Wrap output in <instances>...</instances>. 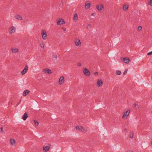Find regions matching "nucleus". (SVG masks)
Segmentation results:
<instances>
[{
	"instance_id": "f257e3e1",
	"label": "nucleus",
	"mask_w": 152,
	"mask_h": 152,
	"mask_svg": "<svg viewBox=\"0 0 152 152\" xmlns=\"http://www.w3.org/2000/svg\"><path fill=\"white\" fill-rule=\"evenodd\" d=\"M131 112V110L130 109H126L123 113L122 118L123 120H126L129 117L130 113Z\"/></svg>"
},
{
	"instance_id": "f03ea898",
	"label": "nucleus",
	"mask_w": 152,
	"mask_h": 152,
	"mask_svg": "<svg viewBox=\"0 0 152 152\" xmlns=\"http://www.w3.org/2000/svg\"><path fill=\"white\" fill-rule=\"evenodd\" d=\"M83 72L84 75L87 77H89L91 75V73L89 70L86 67L83 68Z\"/></svg>"
},
{
	"instance_id": "7ed1b4c3",
	"label": "nucleus",
	"mask_w": 152,
	"mask_h": 152,
	"mask_svg": "<svg viewBox=\"0 0 152 152\" xmlns=\"http://www.w3.org/2000/svg\"><path fill=\"white\" fill-rule=\"evenodd\" d=\"M65 83L64 77L63 76H60L58 80V83L59 85H62L64 84Z\"/></svg>"
},
{
	"instance_id": "20e7f679",
	"label": "nucleus",
	"mask_w": 152,
	"mask_h": 152,
	"mask_svg": "<svg viewBox=\"0 0 152 152\" xmlns=\"http://www.w3.org/2000/svg\"><path fill=\"white\" fill-rule=\"evenodd\" d=\"M75 130L77 131L81 132H85L86 130L85 128L81 125L77 126L75 127Z\"/></svg>"
},
{
	"instance_id": "39448f33",
	"label": "nucleus",
	"mask_w": 152,
	"mask_h": 152,
	"mask_svg": "<svg viewBox=\"0 0 152 152\" xmlns=\"http://www.w3.org/2000/svg\"><path fill=\"white\" fill-rule=\"evenodd\" d=\"M9 143L11 146L15 147L17 145V142L16 140L14 138H11L9 139Z\"/></svg>"
},
{
	"instance_id": "423d86ee",
	"label": "nucleus",
	"mask_w": 152,
	"mask_h": 152,
	"mask_svg": "<svg viewBox=\"0 0 152 152\" xmlns=\"http://www.w3.org/2000/svg\"><path fill=\"white\" fill-rule=\"evenodd\" d=\"M103 85V80L101 79H97L96 82V86L97 88L102 87Z\"/></svg>"
},
{
	"instance_id": "0eeeda50",
	"label": "nucleus",
	"mask_w": 152,
	"mask_h": 152,
	"mask_svg": "<svg viewBox=\"0 0 152 152\" xmlns=\"http://www.w3.org/2000/svg\"><path fill=\"white\" fill-rule=\"evenodd\" d=\"M121 59L123 63L126 64H129L131 61L130 59L128 57H123Z\"/></svg>"
},
{
	"instance_id": "6e6552de",
	"label": "nucleus",
	"mask_w": 152,
	"mask_h": 152,
	"mask_svg": "<svg viewBox=\"0 0 152 152\" xmlns=\"http://www.w3.org/2000/svg\"><path fill=\"white\" fill-rule=\"evenodd\" d=\"M43 72L49 74H52L53 73V71L48 68H45L42 69Z\"/></svg>"
},
{
	"instance_id": "1a4fd4ad",
	"label": "nucleus",
	"mask_w": 152,
	"mask_h": 152,
	"mask_svg": "<svg viewBox=\"0 0 152 152\" xmlns=\"http://www.w3.org/2000/svg\"><path fill=\"white\" fill-rule=\"evenodd\" d=\"M51 145L50 144H48L44 145L42 148L44 152H47L50 150Z\"/></svg>"
},
{
	"instance_id": "9d476101",
	"label": "nucleus",
	"mask_w": 152,
	"mask_h": 152,
	"mask_svg": "<svg viewBox=\"0 0 152 152\" xmlns=\"http://www.w3.org/2000/svg\"><path fill=\"white\" fill-rule=\"evenodd\" d=\"M65 23L64 20L63 19L59 18L58 20H57V25H59Z\"/></svg>"
},
{
	"instance_id": "9b49d317",
	"label": "nucleus",
	"mask_w": 152,
	"mask_h": 152,
	"mask_svg": "<svg viewBox=\"0 0 152 152\" xmlns=\"http://www.w3.org/2000/svg\"><path fill=\"white\" fill-rule=\"evenodd\" d=\"M28 67L27 66H26L24 68L23 70L21 72V74L22 75H24L28 71Z\"/></svg>"
},
{
	"instance_id": "f8f14e48",
	"label": "nucleus",
	"mask_w": 152,
	"mask_h": 152,
	"mask_svg": "<svg viewBox=\"0 0 152 152\" xmlns=\"http://www.w3.org/2000/svg\"><path fill=\"white\" fill-rule=\"evenodd\" d=\"M11 51L12 53H18L19 50L18 48L14 47L11 48Z\"/></svg>"
},
{
	"instance_id": "ddd939ff",
	"label": "nucleus",
	"mask_w": 152,
	"mask_h": 152,
	"mask_svg": "<svg viewBox=\"0 0 152 152\" xmlns=\"http://www.w3.org/2000/svg\"><path fill=\"white\" fill-rule=\"evenodd\" d=\"M96 7L98 11L99 12L101 11L102 9H104L103 5L102 4L97 5L96 6Z\"/></svg>"
},
{
	"instance_id": "4468645a",
	"label": "nucleus",
	"mask_w": 152,
	"mask_h": 152,
	"mask_svg": "<svg viewBox=\"0 0 152 152\" xmlns=\"http://www.w3.org/2000/svg\"><path fill=\"white\" fill-rule=\"evenodd\" d=\"M16 30V28L14 26H11L9 29L10 34H12L15 32Z\"/></svg>"
},
{
	"instance_id": "2eb2a0df",
	"label": "nucleus",
	"mask_w": 152,
	"mask_h": 152,
	"mask_svg": "<svg viewBox=\"0 0 152 152\" xmlns=\"http://www.w3.org/2000/svg\"><path fill=\"white\" fill-rule=\"evenodd\" d=\"M30 91L28 90L25 89L23 91L22 93V95L23 96H26L28 95L30 93Z\"/></svg>"
},
{
	"instance_id": "dca6fc26",
	"label": "nucleus",
	"mask_w": 152,
	"mask_h": 152,
	"mask_svg": "<svg viewBox=\"0 0 152 152\" xmlns=\"http://www.w3.org/2000/svg\"><path fill=\"white\" fill-rule=\"evenodd\" d=\"M28 117V114L26 112H25L23 115L22 119L24 121H26Z\"/></svg>"
},
{
	"instance_id": "f3484780",
	"label": "nucleus",
	"mask_w": 152,
	"mask_h": 152,
	"mask_svg": "<svg viewBox=\"0 0 152 152\" xmlns=\"http://www.w3.org/2000/svg\"><path fill=\"white\" fill-rule=\"evenodd\" d=\"M75 42V45L77 46H80L81 45V42L79 39H76Z\"/></svg>"
},
{
	"instance_id": "a211bd4d",
	"label": "nucleus",
	"mask_w": 152,
	"mask_h": 152,
	"mask_svg": "<svg viewBox=\"0 0 152 152\" xmlns=\"http://www.w3.org/2000/svg\"><path fill=\"white\" fill-rule=\"evenodd\" d=\"M91 6V3L89 1H88L86 2L85 3V8L86 9H88Z\"/></svg>"
},
{
	"instance_id": "6ab92c4d",
	"label": "nucleus",
	"mask_w": 152,
	"mask_h": 152,
	"mask_svg": "<svg viewBox=\"0 0 152 152\" xmlns=\"http://www.w3.org/2000/svg\"><path fill=\"white\" fill-rule=\"evenodd\" d=\"M129 136L130 138H133L134 136V132L132 131H130L129 133Z\"/></svg>"
},
{
	"instance_id": "aec40b11",
	"label": "nucleus",
	"mask_w": 152,
	"mask_h": 152,
	"mask_svg": "<svg viewBox=\"0 0 152 152\" xmlns=\"http://www.w3.org/2000/svg\"><path fill=\"white\" fill-rule=\"evenodd\" d=\"M33 122L34 123V126L36 127H37L39 124V123L38 121L34 119L33 120Z\"/></svg>"
},
{
	"instance_id": "412c9836",
	"label": "nucleus",
	"mask_w": 152,
	"mask_h": 152,
	"mask_svg": "<svg viewBox=\"0 0 152 152\" xmlns=\"http://www.w3.org/2000/svg\"><path fill=\"white\" fill-rule=\"evenodd\" d=\"M42 38H45L46 37L47 34L45 31L43 30L42 31Z\"/></svg>"
},
{
	"instance_id": "4be33fe9",
	"label": "nucleus",
	"mask_w": 152,
	"mask_h": 152,
	"mask_svg": "<svg viewBox=\"0 0 152 152\" xmlns=\"http://www.w3.org/2000/svg\"><path fill=\"white\" fill-rule=\"evenodd\" d=\"M129 7V5H125L124 6L123 9L124 11H126L128 8Z\"/></svg>"
},
{
	"instance_id": "5701e85b",
	"label": "nucleus",
	"mask_w": 152,
	"mask_h": 152,
	"mask_svg": "<svg viewBox=\"0 0 152 152\" xmlns=\"http://www.w3.org/2000/svg\"><path fill=\"white\" fill-rule=\"evenodd\" d=\"M16 18L19 20H21L22 19V17L20 15H18L15 16Z\"/></svg>"
},
{
	"instance_id": "b1692460",
	"label": "nucleus",
	"mask_w": 152,
	"mask_h": 152,
	"mask_svg": "<svg viewBox=\"0 0 152 152\" xmlns=\"http://www.w3.org/2000/svg\"><path fill=\"white\" fill-rule=\"evenodd\" d=\"M122 74L121 71L119 70H118L115 72V74L117 75H120Z\"/></svg>"
},
{
	"instance_id": "393cba45",
	"label": "nucleus",
	"mask_w": 152,
	"mask_h": 152,
	"mask_svg": "<svg viewBox=\"0 0 152 152\" xmlns=\"http://www.w3.org/2000/svg\"><path fill=\"white\" fill-rule=\"evenodd\" d=\"M78 19V16L77 14L74 15L73 18V20L74 21L77 20Z\"/></svg>"
},
{
	"instance_id": "a878e982",
	"label": "nucleus",
	"mask_w": 152,
	"mask_h": 152,
	"mask_svg": "<svg viewBox=\"0 0 152 152\" xmlns=\"http://www.w3.org/2000/svg\"><path fill=\"white\" fill-rule=\"evenodd\" d=\"M128 71V69H125V70L123 72V74L124 75H126V74H127Z\"/></svg>"
},
{
	"instance_id": "bb28decb",
	"label": "nucleus",
	"mask_w": 152,
	"mask_h": 152,
	"mask_svg": "<svg viewBox=\"0 0 152 152\" xmlns=\"http://www.w3.org/2000/svg\"><path fill=\"white\" fill-rule=\"evenodd\" d=\"M77 65L78 66H82V64L80 62H78L77 64Z\"/></svg>"
},
{
	"instance_id": "cd10ccee",
	"label": "nucleus",
	"mask_w": 152,
	"mask_h": 152,
	"mask_svg": "<svg viewBox=\"0 0 152 152\" xmlns=\"http://www.w3.org/2000/svg\"><path fill=\"white\" fill-rule=\"evenodd\" d=\"M142 29V27L141 26H139L137 28L138 31H140Z\"/></svg>"
},
{
	"instance_id": "c85d7f7f",
	"label": "nucleus",
	"mask_w": 152,
	"mask_h": 152,
	"mask_svg": "<svg viewBox=\"0 0 152 152\" xmlns=\"http://www.w3.org/2000/svg\"><path fill=\"white\" fill-rule=\"evenodd\" d=\"M40 45L41 48H43L44 47V45L43 43H40Z\"/></svg>"
},
{
	"instance_id": "c756f323",
	"label": "nucleus",
	"mask_w": 152,
	"mask_h": 152,
	"mask_svg": "<svg viewBox=\"0 0 152 152\" xmlns=\"http://www.w3.org/2000/svg\"><path fill=\"white\" fill-rule=\"evenodd\" d=\"M148 4L152 6V5L151 4H152V0H150V2H148Z\"/></svg>"
},
{
	"instance_id": "7c9ffc66",
	"label": "nucleus",
	"mask_w": 152,
	"mask_h": 152,
	"mask_svg": "<svg viewBox=\"0 0 152 152\" xmlns=\"http://www.w3.org/2000/svg\"><path fill=\"white\" fill-rule=\"evenodd\" d=\"M0 132H4L3 127H1L0 128Z\"/></svg>"
},
{
	"instance_id": "2f4dec72",
	"label": "nucleus",
	"mask_w": 152,
	"mask_h": 152,
	"mask_svg": "<svg viewBox=\"0 0 152 152\" xmlns=\"http://www.w3.org/2000/svg\"><path fill=\"white\" fill-rule=\"evenodd\" d=\"M148 56H151L152 55V51L150 52H149L148 53Z\"/></svg>"
},
{
	"instance_id": "473e14b6",
	"label": "nucleus",
	"mask_w": 152,
	"mask_h": 152,
	"mask_svg": "<svg viewBox=\"0 0 152 152\" xmlns=\"http://www.w3.org/2000/svg\"><path fill=\"white\" fill-rule=\"evenodd\" d=\"M94 75L95 76H97L98 75V73L97 72H96L94 73Z\"/></svg>"
},
{
	"instance_id": "72a5a7b5",
	"label": "nucleus",
	"mask_w": 152,
	"mask_h": 152,
	"mask_svg": "<svg viewBox=\"0 0 152 152\" xmlns=\"http://www.w3.org/2000/svg\"><path fill=\"white\" fill-rule=\"evenodd\" d=\"M126 152H134V151L131 150L127 151Z\"/></svg>"
},
{
	"instance_id": "f704fd0d",
	"label": "nucleus",
	"mask_w": 152,
	"mask_h": 152,
	"mask_svg": "<svg viewBox=\"0 0 152 152\" xmlns=\"http://www.w3.org/2000/svg\"><path fill=\"white\" fill-rule=\"evenodd\" d=\"M53 57L55 58H57V56L56 55H55L53 56Z\"/></svg>"
},
{
	"instance_id": "c9c22d12",
	"label": "nucleus",
	"mask_w": 152,
	"mask_h": 152,
	"mask_svg": "<svg viewBox=\"0 0 152 152\" xmlns=\"http://www.w3.org/2000/svg\"><path fill=\"white\" fill-rule=\"evenodd\" d=\"M150 145L152 147V140L150 142Z\"/></svg>"
},
{
	"instance_id": "e433bc0d",
	"label": "nucleus",
	"mask_w": 152,
	"mask_h": 152,
	"mask_svg": "<svg viewBox=\"0 0 152 152\" xmlns=\"http://www.w3.org/2000/svg\"><path fill=\"white\" fill-rule=\"evenodd\" d=\"M62 29L64 31H66V28H62Z\"/></svg>"
},
{
	"instance_id": "4c0bfd02",
	"label": "nucleus",
	"mask_w": 152,
	"mask_h": 152,
	"mask_svg": "<svg viewBox=\"0 0 152 152\" xmlns=\"http://www.w3.org/2000/svg\"><path fill=\"white\" fill-rule=\"evenodd\" d=\"M94 15V13H93L91 14V16H93Z\"/></svg>"
},
{
	"instance_id": "58836bf2",
	"label": "nucleus",
	"mask_w": 152,
	"mask_h": 152,
	"mask_svg": "<svg viewBox=\"0 0 152 152\" xmlns=\"http://www.w3.org/2000/svg\"><path fill=\"white\" fill-rule=\"evenodd\" d=\"M88 26H91V25L90 24L88 25Z\"/></svg>"
}]
</instances>
